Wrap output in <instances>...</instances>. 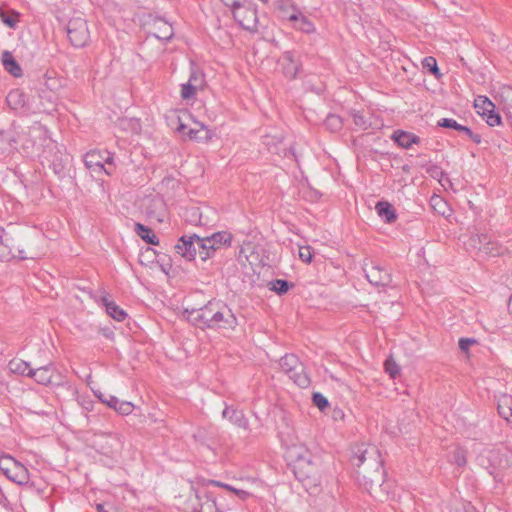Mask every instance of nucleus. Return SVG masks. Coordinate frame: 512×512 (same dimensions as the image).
Masks as SVG:
<instances>
[{"instance_id": "nucleus-1", "label": "nucleus", "mask_w": 512, "mask_h": 512, "mask_svg": "<svg viewBox=\"0 0 512 512\" xmlns=\"http://www.w3.org/2000/svg\"><path fill=\"white\" fill-rule=\"evenodd\" d=\"M183 315L189 323L205 330H234L238 320L232 309L223 301L212 299L200 308H185Z\"/></svg>"}, {"instance_id": "nucleus-2", "label": "nucleus", "mask_w": 512, "mask_h": 512, "mask_svg": "<svg viewBox=\"0 0 512 512\" xmlns=\"http://www.w3.org/2000/svg\"><path fill=\"white\" fill-rule=\"evenodd\" d=\"M293 473L309 493H315L321 484V469L317 458L304 449L294 451Z\"/></svg>"}, {"instance_id": "nucleus-3", "label": "nucleus", "mask_w": 512, "mask_h": 512, "mask_svg": "<svg viewBox=\"0 0 512 512\" xmlns=\"http://www.w3.org/2000/svg\"><path fill=\"white\" fill-rule=\"evenodd\" d=\"M467 249L479 256L497 257L503 255L506 248L498 241L492 240L488 234L471 235L466 242Z\"/></svg>"}, {"instance_id": "nucleus-4", "label": "nucleus", "mask_w": 512, "mask_h": 512, "mask_svg": "<svg viewBox=\"0 0 512 512\" xmlns=\"http://www.w3.org/2000/svg\"><path fill=\"white\" fill-rule=\"evenodd\" d=\"M477 461L496 480L501 472L508 467L507 455L498 448L484 449L478 455Z\"/></svg>"}, {"instance_id": "nucleus-5", "label": "nucleus", "mask_w": 512, "mask_h": 512, "mask_svg": "<svg viewBox=\"0 0 512 512\" xmlns=\"http://www.w3.org/2000/svg\"><path fill=\"white\" fill-rule=\"evenodd\" d=\"M0 470L12 482L25 486L30 481L28 469L9 455L0 457Z\"/></svg>"}, {"instance_id": "nucleus-6", "label": "nucleus", "mask_w": 512, "mask_h": 512, "mask_svg": "<svg viewBox=\"0 0 512 512\" xmlns=\"http://www.w3.org/2000/svg\"><path fill=\"white\" fill-rule=\"evenodd\" d=\"M113 156L109 151L91 150L84 156L85 166L94 173L111 175L114 169L111 167Z\"/></svg>"}, {"instance_id": "nucleus-7", "label": "nucleus", "mask_w": 512, "mask_h": 512, "mask_svg": "<svg viewBox=\"0 0 512 512\" xmlns=\"http://www.w3.org/2000/svg\"><path fill=\"white\" fill-rule=\"evenodd\" d=\"M235 21L245 30L256 32L258 30V16L254 4L243 2L232 10Z\"/></svg>"}, {"instance_id": "nucleus-8", "label": "nucleus", "mask_w": 512, "mask_h": 512, "mask_svg": "<svg viewBox=\"0 0 512 512\" xmlns=\"http://www.w3.org/2000/svg\"><path fill=\"white\" fill-rule=\"evenodd\" d=\"M67 36L74 47H84L90 37L87 21L83 18L71 19L67 24Z\"/></svg>"}, {"instance_id": "nucleus-9", "label": "nucleus", "mask_w": 512, "mask_h": 512, "mask_svg": "<svg viewBox=\"0 0 512 512\" xmlns=\"http://www.w3.org/2000/svg\"><path fill=\"white\" fill-rule=\"evenodd\" d=\"M474 107L489 126L501 124V116L495 112V104L486 96H478L474 101Z\"/></svg>"}, {"instance_id": "nucleus-10", "label": "nucleus", "mask_w": 512, "mask_h": 512, "mask_svg": "<svg viewBox=\"0 0 512 512\" xmlns=\"http://www.w3.org/2000/svg\"><path fill=\"white\" fill-rule=\"evenodd\" d=\"M195 239H199L197 234L181 236L174 246L176 253L187 261L195 260L196 256L198 255Z\"/></svg>"}, {"instance_id": "nucleus-11", "label": "nucleus", "mask_w": 512, "mask_h": 512, "mask_svg": "<svg viewBox=\"0 0 512 512\" xmlns=\"http://www.w3.org/2000/svg\"><path fill=\"white\" fill-rule=\"evenodd\" d=\"M41 87L39 88V96L44 97L47 92L58 93L62 88V80L57 77L54 70L46 71L39 80Z\"/></svg>"}, {"instance_id": "nucleus-12", "label": "nucleus", "mask_w": 512, "mask_h": 512, "mask_svg": "<svg viewBox=\"0 0 512 512\" xmlns=\"http://www.w3.org/2000/svg\"><path fill=\"white\" fill-rule=\"evenodd\" d=\"M102 403H105L108 407L114 409L121 415H129L134 409V405L129 401H121L113 395L105 396L100 393L97 395Z\"/></svg>"}, {"instance_id": "nucleus-13", "label": "nucleus", "mask_w": 512, "mask_h": 512, "mask_svg": "<svg viewBox=\"0 0 512 512\" xmlns=\"http://www.w3.org/2000/svg\"><path fill=\"white\" fill-rule=\"evenodd\" d=\"M222 417L228 419L233 425L245 431L249 430V421L242 410L226 405L222 412Z\"/></svg>"}, {"instance_id": "nucleus-14", "label": "nucleus", "mask_w": 512, "mask_h": 512, "mask_svg": "<svg viewBox=\"0 0 512 512\" xmlns=\"http://www.w3.org/2000/svg\"><path fill=\"white\" fill-rule=\"evenodd\" d=\"M390 138L403 149H410L414 144L421 142L418 135L401 129L395 130Z\"/></svg>"}, {"instance_id": "nucleus-15", "label": "nucleus", "mask_w": 512, "mask_h": 512, "mask_svg": "<svg viewBox=\"0 0 512 512\" xmlns=\"http://www.w3.org/2000/svg\"><path fill=\"white\" fill-rule=\"evenodd\" d=\"M18 134L13 129L0 130V156H5L16 149Z\"/></svg>"}, {"instance_id": "nucleus-16", "label": "nucleus", "mask_w": 512, "mask_h": 512, "mask_svg": "<svg viewBox=\"0 0 512 512\" xmlns=\"http://www.w3.org/2000/svg\"><path fill=\"white\" fill-rule=\"evenodd\" d=\"M13 256L14 239L0 227V261H9Z\"/></svg>"}, {"instance_id": "nucleus-17", "label": "nucleus", "mask_w": 512, "mask_h": 512, "mask_svg": "<svg viewBox=\"0 0 512 512\" xmlns=\"http://www.w3.org/2000/svg\"><path fill=\"white\" fill-rule=\"evenodd\" d=\"M55 366L52 363L33 369L30 378H33L38 384L49 385L55 372Z\"/></svg>"}, {"instance_id": "nucleus-18", "label": "nucleus", "mask_w": 512, "mask_h": 512, "mask_svg": "<svg viewBox=\"0 0 512 512\" xmlns=\"http://www.w3.org/2000/svg\"><path fill=\"white\" fill-rule=\"evenodd\" d=\"M1 63L4 69L14 77H21L23 74L22 68L16 61L12 53L8 50L2 52Z\"/></svg>"}, {"instance_id": "nucleus-19", "label": "nucleus", "mask_w": 512, "mask_h": 512, "mask_svg": "<svg viewBox=\"0 0 512 512\" xmlns=\"http://www.w3.org/2000/svg\"><path fill=\"white\" fill-rule=\"evenodd\" d=\"M186 129L187 126L182 123L177 127L178 132L183 133L191 140L208 141L211 138L210 131L204 125H201L199 129L189 128L187 132Z\"/></svg>"}, {"instance_id": "nucleus-20", "label": "nucleus", "mask_w": 512, "mask_h": 512, "mask_svg": "<svg viewBox=\"0 0 512 512\" xmlns=\"http://www.w3.org/2000/svg\"><path fill=\"white\" fill-rule=\"evenodd\" d=\"M282 59L284 61L283 72L289 78H295L299 71V63L293 51H286L283 53Z\"/></svg>"}, {"instance_id": "nucleus-21", "label": "nucleus", "mask_w": 512, "mask_h": 512, "mask_svg": "<svg viewBox=\"0 0 512 512\" xmlns=\"http://www.w3.org/2000/svg\"><path fill=\"white\" fill-rule=\"evenodd\" d=\"M289 21L293 23L294 28L304 32L312 33L315 31L313 23L301 12H294L288 17Z\"/></svg>"}, {"instance_id": "nucleus-22", "label": "nucleus", "mask_w": 512, "mask_h": 512, "mask_svg": "<svg viewBox=\"0 0 512 512\" xmlns=\"http://www.w3.org/2000/svg\"><path fill=\"white\" fill-rule=\"evenodd\" d=\"M378 453V450L374 446H366L364 444L357 446L353 450L351 461L354 466L360 467L366 460L367 455Z\"/></svg>"}, {"instance_id": "nucleus-23", "label": "nucleus", "mask_w": 512, "mask_h": 512, "mask_svg": "<svg viewBox=\"0 0 512 512\" xmlns=\"http://www.w3.org/2000/svg\"><path fill=\"white\" fill-rule=\"evenodd\" d=\"M195 240L197 244L198 256L202 261L210 259L217 252L207 237L199 236V239Z\"/></svg>"}, {"instance_id": "nucleus-24", "label": "nucleus", "mask_w": 512, "mask_h": 512, "mask_svg": "<svg viewBox=\"0 0 512 512\" xmlns=\"http://www.w3.org/2000/svg\"><path fill=\"white\" fill-rule=\"evenodd\" d=\"M103 305L106 308L107 314L117 321H123L127 313L120 308L114 301H110L107 296L101 298Z\"/></svg>"}, {"instance_id": "nucleus-25", "label": "nucleus", "mask_w": 512, "mask_h": 512, "mask_svg": "<svg viewBox=\"0 0 512 512\" xmlns=\"http://www.w3.org/2000/svg\"><path fill=\"white\" fill-rule=\"evenodd\" d=\"M498 413L512 425V397L503 395L498 400Z\"/></svg>"}, {"instance_id": "nucleus-26", "label": "nucleus", "mask_w": 512, "mask_h": 512, "mask_svg": "<svg viewBox=\"0 0 512 512\" xmlns=\"http://www.w3.org/2000/svg\"><path fill=\"white\" fill-rule=\"evenodd\" d=\"M206 237L213 244L216 251H218L219 249H221L223 247H229L231 245V241H232V235H231V233H229L227 231L216 232V233H213L212 235L206 236Z\"/></svg>"}, {"instance_id": "nucleus-27", "label": "nucleus", "mask_w": 512, "mask_h": 512, "mask_svg": "<svg viewBox=\"0 0 512 512\" xmlns=\"http://www.w3.org/2000/svg\"><path fill=\"white\" fill-rule=\"evenodd\" d=\"M288 377L301 388H306L310 385V378L305 372L304 365L300 362V367H295V370L287 373Z\"/></svg>"}, {"instance_id": "nucleus-28", "label": "nucleus", "mask_w": 512, "mask_h": 512, "mask_svg": "<svg viewBox=\"0 0 512 512\" xmlns=\"http://www.w3.org/2000/svg\"><path fill=\"white\" fill-rule=\"evenodd\" d=\"M156 32L153 35L162 41H169L173 36V28L172 26L163 20H159L155 22Z\"/></svg>"}, {"instance_id": "nucleus-29", "label": "nucleus", "mask_w": 512, "mask_h": 512, "mask_svg": "<svg viewBox=\"0 0 512 512\" xmlns=\"http://www.w3.org/2000/svg\"><path fill=\"white\" fill-rule=\"evenodd\" d=\"M134 230L137 233V235L142 240H144L146 243L151 244V245H158L159 240H158L157 236L155 235V233L153 232V230L150 229L149 227H147L141 223H136Z\"/></svg>"}, {"instance_id": "nucleus-30", "label": "nucleus", "mask_w": 512, "mask_h": 512, "mask_svg": "<svg viewBox=\"0 0 512 512\" xmlns=\"http://www.w3.org/2000/svg\"><path fill=\"white\" fill-rule=\"evenodd\" d=\"M9 370L23 376L30 377L33 368L30 364L22 359H13L8 364Z\"/></svg>"}, {"instance_id": "nucleus-31", "label": "nucleus", "mask_w": 512, "mask_h": 512, "mask_svg": "<svg viewBox=\"0 0 512 512\" xmlns=\"http://www.w3.org/2000/svg\"><path fill=\"white\" fill-rule=\"evenodd\" d=\"M279 365L282 371L287 374L292 370H295V367H300V361L298 357L294 354H286L280 359Z\"/></svg>"}, {"instance_id": "nucleus-32", "label": "nucleus", "mask_w": 512, "mask_h": 512, "mask_svg": "<svg viewBox=\"0 0 512 512\" xmlns=\"http://www.w3.org/2000/svg\"><path fill=\"white\" fill-rule=\"evenodd\" d=\"M438 126L443 127V128L454 129V130L464 133L465 135L467 134V132H469V129H470L467 126L459 124L456 120H454L452 118H443V119L439 120Z\"/></svg>"}, {"instance_id": "nucleus-33", "label": "nucleus", "mask_w": 512, "mask_h": 512, "mask_svg": "<svg viewBox=\"0 0 512 512\" xmlns=\"http://www.w3.org/2000/svg\"><path fill=\"white\" fill-rule=\"evenodd\" d=\"M342 125L341 117L335 114H329L324 121L325 128L331 132L340 131L342 129Z\"/></svg>"}, {"instance_id": "nucleus-34", "label": "nucleus", "mask_w": 512, "mask_h": 512, "mask_svg": "<svg viewBox=\"0 0 512 512\" xmlns=\"http://www.w3.org/2000/svg\"><path fill=\"white\" fill-rule=\"evenodd\" d=\"M195 512H221L217 507L215 499L211 498L208 494H205L204 500L200 503L198 509Z\"/></svg>"}, {"instance_id": "nucleus-35", "label": "nucleus", "mask_w": 512, "mask_h": 512, "mask_svg": "<svg viewBox=\"0 0 512 512\" xmlns=\"http://www.w3.org/2000/svg\"><path fill=\"white\" fill-rule=\"evenodd\" d=\"M24 97V94L20 90L16 89L9 92V94L7 95V102L11 107L16 109L17 107L24 106Z\"/></svg>"}, {"instance_id": "nucleus-36", "label": "nucleus", "mask_w": 512, "mask_h": 512, "mask_svg": "<svg viewBox=\"0 0 512 512\" xmlns=\"http://www.w3.org/2000/svg\"><path fill=\"white\" fill-rule=\"evenodd\" d=\"M293 285L284 279H276L271 282V290L276 292L278 295H283L288 292V290Z\"/></svg>"}, {"instance_id": "nucleus-37", "label": "nucleus", "mask_w": 512, "mask_h": 512, "mask_svg": "<svg viewBox=\"0 0 512 512\" xmlns=\"http://www.w3.org/2000/svg\"><path fill=\"white\" fill-rule=\"evenodd\" d=\"M312 403L321 412H326V410L330 407L328 399L320 392H314L312 394Z\"/></svg>"}, {"instance_id": "nucleus-38", "label": "nucleus", "mask_w": 512, "mask_h": 512, "mask_svg": "<svg viewBox=\"0 0 512 512\" xmlns=\"http://www.w3.org/2000/svg\"><path fill=\"white\" fill-rule=\"evenodd\" d=\"M422 66L424 69L429 71L434 76H436V77L441 76L440 70L437 65V61L434 57H432V56L425 57L422 61Z\"/></svg>"}, {"instance_id": "nucleus-39", "label": "nucleus", "mask_w": 512, "mask_h": 512, "mask_svg": "<svg viewBox=\"0 0 512 512\" xmlns=\"http://www.w3.org/2000/svg\"><path fill=\"white\" fill-rule=\"evenodd\" d=\"M432 208L440 215H445L448 210L446 201L440 196H433L430 200Z\"/></svg>"}, {"instance_id": "nucleus-40", "label": "nucleus", "mask_w": 512, "mask_h": 512, "mask_svg": "<svg viewBox=\"0 0 512 512\" xmlns=\"http://www.w3.org/2000/svg\"><path fill=\"white\" fill-rule=\"evenodd\" d=\"M351 117L353 119L355 126L360 129L366 130L368 126L371 125V123L368 122L366 116L360 111H352Z\"/></svg>"}, {"instance_id": "nucleus-41", "label": "nucleus", "mask_w": 512, "mask_h": 512, "mask_svg": "<svg viewBox=\"0 0 512 512\" xmlns=\"http://www.w3.org/2000/svg\"><path fill=\"white\" fill-rule=\"evenodd\" d=\"M19 14L16 12H12L11 14L5 12L4 10H0V19L1 21L7 25L9 28H15L18 22Z\"/></svg>"}, {"instance_id": "nucleus-42", "label": "nucleus", "mask_w": 512, "mask_h": 512, "mask_svg": "<svg viewBox=\"0 0 512 512\" xmlns=\"http://www.w3.org/2000/svg\"><path fill=\"white\" fill-rule=\"evenodd\" d=\"M197 89H198L197 84L188 83V82L185 84H182L181 97L185 100L192 99L195 96Z\"/></svg>"}, {"instance_id": "nucleus-43", "label": "nucleus", "mask_w": 512, "mask_h": 512, "mask_svg": "<svg viewBox=\"0 0 512 512\" xmlns=\"http://www.w3.org/2000/svg\"><path fill=\"white\" fill-rule=\"evenodd\" d=\"M386 373H389L391 379L396 380L400 375V366L397 365L392 358L386 359Z\"/></svg>"}, {"instance_id": "nucleus-44", "label": "nucleus", "mask_w": 512, "mask_h": 512, "mask_svg": "<svg viewBox=\"0 0 512 512\" xmlns=\"http://www.w3.org/2000/svg\"><path fill=\"white\" fill-rule=\"evenodd\" d=\"M454 462L456 465L463 467L467 463L465 451L461 448H457L453 454Z\"/></svg>"}, {"instance_id": "nucleus-45", "label": "nucleus", "mask_w": 512, "mask_h": 512, "mask_svg": "<svg viewBox=\"0 0 512 512\" xmlns=\"http://www.w3.org/2000/svg\"><path fill=\"white\" fill-rule=\"evenodd\" d=\"M299 258L305 263H310L313 258L311 248L309 246H300L299 247Z\"/></svg>"}, {"instance_id": "nucleus-46", "label": "nucleus", "mask_w": 512, "mask_h": 512, "mask_svg": "<svg viewBox=\"0 0 512 512\" xmlns=\"http://www.w3.org/2000/svg\"><path fill=\"white\" fill-rule=\"evenodd\" d=\"M397 219V213L392 204L386 201V223H392Z\"/></svg>"}, {"instance_id": "nucleus-47", "label": "nucleus", "mask_w": 512, "mask_h": 512, "mask_svg": "<svg viewBox=\"0 0 512 512\" xmlns=\"http://www.w3.org/2000/svg\"><path fill=\"white\" fill-rule=\"evenodd\" d=\"M476 340L473 338H460L459 339V348L463 352H468L471 345L475 344Z\"/></svg>"}, {"instance_id": "nucleus-48", "label": "nucleus", "mask_w": 512, "mask_h": 512, "mask_svg": "<svg viewBox=\"0 0 512 512\" xmlns=\"http://www.w3.org/2000/svg\"><path fill=\"white\" fill-rule=\"evenodd\" d=\"M188 83H194L198 85V88L201 86L202 83V76L198 74L197 72H192L189 78Z\"/></svg>"}, {"instance_id": "nucleus-49", "label": "nucleus", "mask_w": 512, "mask_h": 512, "mask_svg": "<svg viewBox=\"0 0 512 512\" xmlns=\"http://www.w3.org/2000/svg\"><path fill=\"white\" fill-rule=\"evenodd\" d=\"M375 210L381 218L384 217V200L383 199H381L375 203Z\"/></svg>"}, {"instance_id": "nucleus-50", "label": "nucleus", "mask_w": 512, "mask_h": 512, "mask_svg": "<svg viewBox=\"0 0 512 512\" xmlns=\"http://www.w3.org/2000/svg\"><path fill=\"white\" fill-rule=\"evenodd\" d=\"M233 493H235L241 500H245L250 496L248 491L237 488L233 489Z\"/></svg>"}, {"instance_id": "nucleus-51", "label": "nucleus", "mask_w": 512, "mask_h": 512, "mask_svg": "<svg viewBox=\"0 0 512 512\" xmlns=\"http://www.w3.org/2000/svg\"><path fill=\"white\" fill-rule=\"evenodd\" d=\"M474 143L480 144L481 143V135L474 133L471 129H469V132L466 134Z\"/></svg>"}, {"instance_id": "nucleus-52", "label": "nucleus", "mask_w": 512, "mask_h": 512, "mask_svg": "<svg viewBox=\"0 0 512 512\" xmlns=\"http://www.w3.org/2000/svg\"><path fill=\"white\" fill-rule=\"evenodd\" d=\"M41 99H46L50 104H54L57 101V93L47 92Z\"/></svg>"}, {"instance_id": "nucleus-53", "label": "nucleus", "mask_w": 512, "mask_h": 512, "mask_svg": "<svg viewBox=\"0 0 512 512\" xmlns=\"http://www.w3.org/2000/svg\"><path fill=\"white\" fill-rule=\"evenodd\" d=\"M14 252H15V256L12 257L13 258H18L20 260H25V259H28L29 257L26 255L25 251L23 249H15L14 248Z\"/></svg>"}, {"instance_id": "nucleus-54", "label": "nucleus", "mask_w": 512, "mask_h": 512, "mask_svg": "<svg viewBox=\"0 0 512 512\" xmlns=\"http://www.w3.org/2000/svg\"><path fill=\"white\" fill-rule=\"evenodd\" d=\"M225 6L230 7L231 11L241 2L239 0H220Z\"/></svg>"}, {"instance_id": "nucleus-55", "label": "nucleus", "mask_w": 512, "mask_h": 512, "mask_svg": "<svg viewBox=\"0 0 512 512\" xmlns=\"http://www.w3.org/2000/svg\"><path fill=\"white\" fill-rule=\"evenodd\" d=\"M101 333L107 339L112 340L114 338V332L109 327L102 328Z\"/></svg>"}, {"instance_id": "nucleus-56", "label": "nucleus", "mask_w": 512, "mask_h": 512, "mask_svg": "<svg viewBox=\"0 0 512 512\" xmlns=\"http://www.w3.org/2000/svg\"><path fill=\"white\" fill-rule=\"evenodd\" d=\"M376 269H377L376 267H372L371 272H367V273H366V277H367V279H368V281H369L370 283H373V284H375V285H378V284H379V281H378V280L373 279V278H372V275H371V273H372L374 270H376Z\"/></svg>"}, {"instance_id": "nucleus-57", "label": "nucleus", "mask_w": 512, "mask_h": 512, "mask_svg": "<svg viewBox=\"0 0 512 512\" xmlns=\"http://www.w3.org/2000/svg\"><path fill=\"white\" fill-rule=\"evenodd\" d=\"M82 406L83 408L86 410V411H91L93 410V403L91 401H84L82 403Z\"/></svg>"}, {"instance_id": "nucleus-58", "label": "nucleus", "mask_w": 512, "mask_h": 512, "mask_svg": "<svg viewBox=\"0 0 512 512\" xmlns=\"http://www.w3.org/2000/svg\"><path fill=\"white\" fill-rule=\"evenodd\" d=\"M209 483L211 485L218 486V487H221V488H223V485L225 484V483H222V482L216 481V480H210Z\"/></svg>"}, {"instance_id": "nucleus-59", "label": "nucleus", "mask_w": 512, "mask_h": 512, "mask_svg": "<svg viewBox=\"0 0 512 512\" xmlns=\"http://www.w3.org/2000/svg\"><path fill=\"white\" fill-rule=\"evenodd\" d=\"M507 307H508L509 313L512 315V295L509 297Z\"/></svg>"}, {"instance_id": "nucleus-60", "label": "nucleus", "mask_w": 512, "mask_h": 512, "mask_svg": "<svg viewBox=\"0 0 512 512\" xmlns=\"http://www.w3.org/2000/svg\"><path fill=\"white\" fill-rule=\"evenodd\" d=\"M145 254H153V256H158V254L153 248H147Z\"/></svg>"}, {"instance_id": "nucleus-61", "label": "nucleus", "mask_w": 512, "mask_h": 512, "mask_svg": "<svg viewBox=\"0 0 512 512\" xmlns=\"http://www.w3.org/2000/svg\"><path fill=\"white\" fill-rule=\"evenodd\" d=\"M96 510H97V512H107V511L104 509V505H103V504H97V505H96Z\"/></svg>"}, {"instance_id": "nucleus-62", "label": "nucleus", "mask_w": 512, "mask_h": 512, "mask_svg": "<svg viewBox=\"0 0 512 512\" xmlns=\"http://www.w3.org/2000/svg\"><path fill=\"white\" fill-rule=\"evenodd\" d=\"M223 488H224V489H227V490H229V491H232V492H233V489H235L234 487H232L231 485L226 484V483L223 485Z\"/></svg>"}, {"instance_id": "nucleus-63", "label": "nucleus", "mask_w": 512, "mask_h": 512, "mask_svg": "<svg viewBox=\"0 0 512 512\" xmlns=\"http://www.w3.org/2000/svg\"><path fill=\"white\" fill-rule=\"evenodd\" d=\"M54 171H55V173H57V174H59V173H60V170H58V169L56 168V164H54Z\"/></svg>"}, {"instance_id": "nucleus-64", "label": "nucleus", "mask_w": 512, "mask_h": 512, "mask_svg": "<svg viewBox=\"0 0 512 512\" xmlns=\"http://www.w3.org/2000/svg\"><path fill=\"white\" fill-rule=\"evenodd\" d=\"M392 306H399V304L394 302V301H392Z\"/></svg>"}]
</instances>
